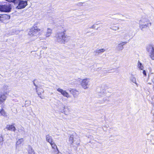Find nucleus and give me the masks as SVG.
Segmentation results:
<instances>
[{"instance_id":"nucleus-1","label":"nucleus","mask_w":154,"mask_h":154,"mask_svg":"<svg viewBox=\"0 0 154 154\" xmlns=\"http://www.w3.org/2000/svg\"><path fill=\"white\" fill-rule=\"evenodd\" d=\"M65 31L58 33L56 36L57 41L61 43L65 44L67 41L68 37L66 35Z\"/></svg>"},{"instance_id":"nucleus-2","label":"nucleus","mask_w":154,"mask_h":154,"mask_svg":"<svg viewBox=\"0 0 154 154\" xmlns=\"http://www.w3.org/2000/svg\"><path fill=\"white\" fill-rule=\"evenodd\" d=\"M8 86H4L3 87V91L4 93H0V104H4L7 98L6 95H7L8 93V91H5L8 89Z\"/></svg>"},{"instance_id":"nucleus-3","label":"nucleus","mask_w":154,"mask_h":154,"mask_svg":"<svg viewBox=\"0 0 154 154\" xmlns=\"http://www.w3.org/2000/svg\"><path fill=\"white\" fill-rule=\"evenodd\" d=\"M37 24L34 25L30 29L29 32V35H30L34 36L38 32L41 31V29L37 26Z\"/></svg>"},{"instance_id":"nucleus-4","label":"nucleus","mask_w":154,"mask_h":154,"mask_svg":"<svg viewBox=\"0 0 154 154\" xmlns=\"http://www.w3.org/2000/svg\"><path fill=\"white\" fill-rule=\"evenodd\" d=\"M11 6L10 5H0V12H9L11 11Z\"/></svg>"},{"instance_id":"nucleus-5","label":"nucleus","mask_w":154,"mask_h":154,"mask_svg":"<svg viewBox=\"0 0 154 154\" xmlns=\"http://www.w3.org/2000/svg\"><path fill=\"white\" fill-rule=\"evenodd\" d=\"M17 6L16 8L18 9H22L24 8L27 5V2L23 0H18Z\"/></svg>"},{"instance_id":"nucleus-6","label":"nucleus","mask_w":154,"mask_h":154,"mask_svg":"<svg viewBox=\"0 0 154 154\" xmlns=\"http://www.w3.org/2000/svg\"><path fill=\"white\" fill-rule=\"evenodd\" d=\"M36 89L38 95L42 99L44 98L45 97L43 94L44 92L43 89L42 88L39 87H37L36 88Z\"/></svg>"},{"instance_id":"nucleus-7","label":"nucleus","mask_w":154,"mask_h":154,"mask_svg":"<svg viewBox=\"0 0 154 154\" xmlns=\"http://www.w3.org/2000/svg\"><path fill=\"white\" fill-rule=\"evenodd\" d=\"M89 79H85L82 80L81 84L82 87L85 89H87L88 88V87L87 86L88 85Z\"/></svg>"},{"instance_id":"nucleus-8","label":"nucleus","mask_w":154,"mask_h":154,"mask_svg":"<svg viewBox=\"0 0 154 154\" xmlns=\"http://www.w3.org/2000/svg\"><path fill=\"white\" fill-rule=\"evenodd\" d=\"M57 90L63 96L67 98L71 97L70 95L66 91L63 90V89L60 88L57 89Z\"/></svg>"},{"instance_id":"nucleus-9","label":"nucleus","mask_w":154,"mask_h":154,"mask_svg":"<svg viewBox=\"0 0 154 154\" xmlns=\"http://www.w3.org/2000/svg\"><path fill=\"white\" fill-rule=\"evenodd\" d=\"M10 17L8 14H0V20L3 21L5 20L9 19L10 18Z\"/></svg>"},{"instance_id":"nucleus-10","label":"nucleus","mask_w":154,"mask_h":154,"mask_svg":"<svg viewBox=\"0 0 154 154\" xmlns=\"http://www.w3.org/2000/svg\"><path fill=\"white\" fill-rule=\"evenodd\" d=\"M69 91L74 97H77L79 94V92L74 89H71Z\"/></svg>"},{"instance_id":"nucleus-11","label":"nucleus","mask_w":154,"mask_h":154,"mask_svg":"<svg viewBox=\"0 0 154 154\" xmlns=\"http://www.w3.org/2000/svg\"><path fill=\"white\" fill-rule=\"evenodd\" d=\"M6 128L8 130L15 131L16 130L15 127L13 125H7Z\"/></svg>"},{"instance_id":"nucleus-12","label":"nucleus","mask_w":154,"mask_h":154,"mask_svg":"<svg viewBox=\"0 0 154 154\" xmlns=\"http://www.w3.org/2000/svg\"><path fill=\"white\" fill-rule=\"evenodd\" d=\"M46 140L50 144H54V143L52 137L49 134L46 136Z\"/></svg>"},{"instance_id":"nucleus-13","label":"nucleus","mask_w":154,"mask_h":154,"mask_svg":"<svg viewBox=\"0 0 154 154\" xmlns=\"http://www.w3.org/2000/svg\"><path fill=\"white\" fill-rule=\"evenodd\" d=\"M0 114L1 116L4 117H7V116L6 112L3 108L0 109Z\"/></svg>"},{"instance_id":"nucleus-14","label":"nucleus","mask_w":154,"mask_h":154,"mask_svg":"<svg viewBox=\"0 0 154 154\" xmlns=\"http://www.w3.org/2000/svg\"><path fill=\"white\" fill-rule=\"evenodd\" d=\"M28 151L29 154H35L34 149L30 145L29 146Z\"/></svg>"},{"instance_id":"nucleus-15","label":"nucleus","mask_w":154,"mask_h":154,"mask_svg":"<svg viewBox=\"0 0 154 154\" xmlns=\"http://www.w3.org/2000/svg\"><path fill=\"white\" fill-rule=\"evenodd\" d=\"M150 57L151 59L154 60V47H152V50L150 54Z\"/></svg>"},{"instance_id":"nucleus-16","label":"nucleus","mask_w":154,"mask_h":154,"mask_svg":"<svg viewBox=\"0 0 154 154\" xmlns=\"http://www.w3.org/2000/svg\"><path fill=\"white\" fill-rule=\"evenodd\" d=\"M105 50V49L102 48L96 50L95 52L97 54H99L104 52Z\"/></svg>"},{"instance_id":"nucleus-17","label":"nucleus","mask_w":154,"mask_h":154,"mask_svg":"<svg viewBox=\"0 0 154 154\" xmlns=\"http://www.w3.org/2000/svg\"><path fill=\"white\" fill-rule=\"evenodd\" d=\"M51 147L53 148L54 149H56V150H55V153L54 154H57L59 152V150L57 149V145H51Z\"/></svg>"},{"instance_id":"nucleus-18","label":"nucleus","mask_w":154,"mask_h":154,"mask_svg":"<svg viewBox=\"0 0 154 154\" xmlns=\"http://www.w3.org/2000/svg\"><path fill=\"white\" fill-rule=\"evenodd\" d=\"M24 140L23 138H21L18 140L16 143V144H20L23 143Z\"/></svg>"},{"instance_id":"nucleus-19","label":"nucleus","mask_w":154,"mask_h":154,"mask_svg":"<svg viewBox=\"0 0 154 154\" xmlns=\"http://www.w3.org/2000/svg\"><path fill=\"white\" fill-rule=\"evenodd\" d=\"M9 2H12L14 4H17L18 3V0H5Z\"/></svg>"},{"instance_id":"nucleus-20","label":"nucleus","mask_w":154,"mask_h":154,"mask_svg":"<svg viewBox=\"0 0 154 154\" xmlns=\"http://www.w3.org/2000/svg\"><path fill=\"white\" fill-rule=\"evenodd\" d=\"M148 25H141L140 26V28L142 30H143V29L144 28H146L147 27Z\"/></svg>"},{"instance_id":"nucleus-21","label":"nucleus","mask_w":154,"mask_h":154,"mask_svg":"<svg viewBox=\"0 0 154 154\" xmlns=\"http://www.w3.org/2000/svg\"><path fill=\"white\" fill-rule=\"evenodd\" d=\"M138 66L139 69L141 70H143V66L142 65V64L139 62L138 63Z\"/></svg>"},{"instance_id":"nucleus-22","label":"nucleus","mask_w":154,"mask_h":154,"mask_svg":"<svg viewBox=\"0 0 154 154\" xmlns=\"http://www.w3.org/2000/svg\"><path fill=\"white\" fill-rule=\"evenodd\" d=\"M51 30L50 29H48V32H47V33H48V34H49V35H50V34L51 33Z\"/></svg>"},{"instance_id":"nucleus-23","label":"nucleus","mask_w":154,"mask_h":154,"mask_svg":"<svg viewBox=\"0 0 154 154\" xmlns=\"http://www.w3.org/2000/svg\"><path fill=\"white\" fill-rule=\"evenodd\" d=\"M126 43V42H123L122 43H120L119 45V46H121L122 47L123 46V45L124 44H125Z\"/></svg>"},{"instance_id":"nucleus-24","label":"nucleus","mask_w":154,"mask_h":154,"mask_svg":"<svg viewBox=\"0 0 154 154\" xmlns=\"http://www.w3.org/2000/svg\"><path fill=\"white\" fill-rule=\"evenodd\" d=\"M3 141V138L2 136H0V143Z\"/></svg>"},{"instance_id":"nucleus-25","label":"nucleus","mask_w":154,"mask_h":154,"mask_svg":"<svg viewBox=\"0 0 154 154\" xmlns=\"http://www.w3.org/2000/svg\"><path fill=\"white\" fill-rule=\"evenodd\" d=\"M69 139L71 140V142H73V138L71 136L69 137Z\"/></svg>"},{"instance_id":"nucleus-26","label":"nucleus","mask_w":154,"mask_h":154,"mask_svg":"<svg viewBox=\"0 0 154 154\" xmlns=\"http://www.w3.org/2000/svg\"><path fill=\"white\" fill-rule=\"evenodd\" d=\"M143 75L145 76H146V71L145 70H143Z\"/></svg>"},{"instance_id":"nucleus-27","label":"nucleus","mask_w":154,"mask_h":154,"mask_svg":"<svg viewBox=\"0 0 154 154\" xmlns=\"http://www.w3.org/2000/svg\"><path fill=\"white\" fill-rule=\"evenodd\" d=\"M153 91H154V86L153 87Z\"/></svg>"},{"instance_id":"nucleus-28","label":"nucleus","mask_w":154,"mask_h":154,"mask_svg":"<svg viewBox=\"0 0 154 154\" xmlns=\"http://www.w3.org/2000/svg\"><path fill=\"white\" fill-rule=\"evenodd\" d=\"M17 146H16V148H17Z\"/></svg>"}]
</instances>
